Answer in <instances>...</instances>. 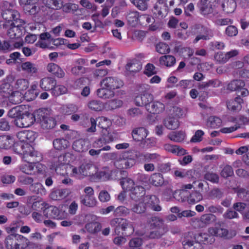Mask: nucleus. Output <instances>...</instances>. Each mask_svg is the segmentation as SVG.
<instances>
[{
	"instance_id": "53",
	"label": "nucleus",
	"mask_w": 249,
	"mask_h": 249,
	"mask_svg": "<svg viewBox=\"0 0 249 249\" xmlns=\"http://www.w3.org/2000/svg\"><path fill=\"white\" fill-rule=\"evenodd\" d=\"M207 211L210 213L222 214L224 212V209L219 205H205Z\"/></svg>"
},
{
	"instance_id": "41",
	"label": "nucleus",
	"mask_w": 249,
	"mask_h": 249,
	"mask_svg": "<svg viewBox=\"0 0 249 249\" xmlns=\"http://www.w3.org/2000/svg\"><path fill=\"white\" fill-rule=\"evenodd\" d=\"M94 165L89 162H84L80 165L79 166L80 171L79 173H82V177H86L91 174H93V173H91L90 170L91 168H94Z\"/></svg>"
},
{
	"instance_id": "62",
	"label": "nucleus",
	"mask_w": 249,
	"mask_h": 249,
	"mask_svg": "<svg viewBox=\"0 0 249 249\" xmlns=\"http://www.w3.org/2000/svg\"><path fill=\"white\" fill-rule=\"evenodd\" d=\"M120 228L124 231L129 229L131 233L134 231V228L131 223L126 219H122L121 222L119 226V228Z\"/></svg>"
},
{
	"instance_id": "17",
	"label": "nucleus",
	"mask_w": 249,
	"mask_h": 249,
	"mask_svg": "<svg viewBox=\"0 0 249 249\" xmlns=\"http://www.w3.org/2000/svg\"><path fill=\"white\" fill-rule=\"evenodd\" d=\"M71 193V191L69 189H57L50 194V197L53 200H60L66 197Z\"/></svg>"
},
{
	"instance_id": "45",
	"label": "nucleus",
	"mask_w": 249,
	"mask_h": 249,
	"mask_svg": "<svg viewBox=\"0 0 249 249\" xmlns=\"http://www.w3.org/2000/svg\"><path fill=\"white\" fill-rule=\"evenodd\" d=\"M139 201V203H136L133 205L131 210L136 213H143L146 211L147 207L143 199Z\"/></svg>"
},
{
	"instance_id": "57",
	"label": "nucleus",
	"mask_w": 249,
	"mask_h": 249,
	"mask_svg": "<svg viewBox=\"0 0 249 249\" xmlns=\"http://www.w3.org/2000/svg\"><path fill=\"white\" fill-rule=\"evenodd\" d=\"M203 198L202 194L197 191H195L190 195L188 201L190 203H195L201 200Z\"/></svg>"
},
{
	"instance_id": "29",
	"label": "nucleus",
	"mask_w": 249,
	"mask_h": 249,
	"mask_svg": "<svg viewBox=\"0 0 249 249\" xmlns=\"http://www.w3.org/2000/svg\"><path fill=\"white\" fill-rule=\"evenodd\" d=\"M163 124L167 128L170 130L176 129L179 126L178 120L171 116H170L164 120Z\"/></svg>"
},
{
	"instance_id": "37",
	"label": "nucleus",
	"mask_w": 249,
	"mask_h": 249,
	"mask_svg": "<svg viewBox=\"0 0 249 249\" xmlns=\"http://www.w3.org/2000/svg\"><path fill=\"white\" fill-rule=\"evenodd\" d=\"M245 85V82L242 80H233L228 84L227 89L231 91L239 90L244 88Z\"/></svg>"
},
{
	"instance_id": "58",
	"label": "nucleus",
	"mask_w": 249,
	"mask_h": 249,
	"mask_svg": "<svg viewBox=\"0 0 249 249\" xmlns=\"http://www.w3.org/2000/svg\"><path fill=\"white\" fill-rule=\"evenodd\" d=\"M142 69L141 65L137 61L128 63L126 66V69L132 72H136Z\"/></svg>"
},
{
	"instance_id": "33",
	"label": "nucleus",
	"mask_w": 249,
	"mask_h": 249,
	"mask_svg": "<svg viewBox=\"0 0 249 249\" xmlns=\"http://www.w3.org/2000/svg\"><path fill=\"white\" fill-rule=\"evenodd\" d=\"M216 220V217L212 213H206L203 214L200 218V226L203 227L214 222Z\"/></svg>"
},
{
	"instance_id": "49",
	"label": "nucleus",
	"mask_w": 249,
	"mask_h": 249,
	"mask_svg": "<svg viewBox=\"0 0 249 249\" xmlns=\"http://www.w3.org/2000/svg\"><path fill=\"white\" fill-rule=\"evenodd\" d=\"M13 143V140L8 136H0V148L7 149L12 145Z\"/></svg>"
},
{
	"instance_id": "22",
	"label": "nucleus",
	"mask_w": 249,
	"mask_h": 249,
	"mask_svg": "<svg viewBox=\"0 0 249 249\" xmlns=\"http://www.w3.org/2000/svg\"><path fill=\"white\" fill-rule=\"evenodd\" d=\"M165 108L164 104L160 102L153 101L147 106L146 110L151 113L158 114L162 112Z\"/></svg>"
},
{
	"instance_id": "63",
	"label": "nucleus",
	"mask_w": 249,
	"mask_h": 249,
	"mask_svg": "<svg viewBox=\"0 0 249 249\" xmlns=\"http://www.w3.org/2000/svg\"><path fill=\"white\" fill-rule=\"evenodd\" d=\"M174 197L178 201L183 202L186 200L188 201V197L185 194V192L180 190L176 191L173 194Z\"/></svg>"
},
{
	"instance_id": "32",
	"label": "nucleus",
	"mask_w": 249,
	"mask_h": 249,
	"mask_svg": "<svg viewBox=\"0 0 249 249\" xmlns=\"http://www.w3.org/2000/svg\"><path fill=\"white\" fill-rule=\"evenodd\" d=\"M221 7L225 13H232L236 8V2L233 0H225L222 3Z\"/></svg>"
},
{
	"instance_id": "24",
	"label": "nucleus",
	"mask_w": 249,
	"mask_h": 249,
	"mask_svg": "<svg viewBox=\"0 0 249 249\" xmlns=\"http://www.w3.org/2000/svg\"><path fill=\"white\" fill-rule=\"evenodd\" d=\"M97 95L99 98L106 100L113 98L115 92L110 89L104 87L97 90Z\"/></svg>"
},
{
	"instance_id": "13",
	"label": "nucleus",
	"mask_w": 249,
	"mask_h": 249,
	"mask_svg": "<svg viewBox=\"0 0 249 249\" xmlns=\"http://www.w3.org/2000/svg\"><path fill=\"white\" fill-rule=\"evenodd\" d=\"M57 82L55 78L47 77L42 78L40 81V87L44 90H53V88L56 85Z\"/></svg>"
},
{
	"instance_id": "61",
	"label": "nucleus",
	"mask_w": 249,
	"mask_h": 249,
	"mask_svg": "<svg viewBox=\"0 0 249 249\" xmlns=\"http://www.w3.org/2000/svg\"><path fill=\"white\" fill-rule=\"evenodd\" d=\"M204 178L213 183H218L219 180V176L213 172H208L204 175Z\"/></svg>"
},
{
	"instance_id": "46",
	"label": "nucleus",
	"mask_w": 249,
	"mask_h": 249,
	"mask_svg": "<svg viewBox=\"0 0 249 249\" xmlns=\"http://www.w3.org/2000/svg\"><path fill=\"white\" fill-rule=\"evenodd\" d=\"M40 124L43 129H49L53 128L55 126L56 121L53 118L50 117L49 115L44 120H43Z\"/></svg>"
},
{
	"instance_id": "60",
	"label": "nucleus",
	"mask_w": 249,
	"mask_h": 249,
	"mask_svg": "<svg viewBox=\"0 0 249 249\" xmlns=\"http://www.w3.org/2000/svg\"><path fill=\"white\" fill-rule=\"evenodd\" d=\"M1 93L3 96L8 97L12 93V88L9 83L3 82L0 86Z\"/></svg>"
},
{
	"instance_id": "16",
	"label": "nucleus",
	"mask_w": 249,
	"mask_h": 249,
	"mask_svg": "<svg viewBox=\"0 0 249 249\" xmlns=\"http://www.w3.org/2000/svg\"><path fill=\"white\" fill-rule=\"evenodd\" d=\"M41 209L43 211L44 215L46 218L59 219L60 217L59 216V210L55 206L48 205L44 209H43V208Z\"/></svg>"
},
{
	"instance_id": "47",
	"label": "nucleus",
	"mask_w": 249,
	"mask_h": 249,
	"mask_svg": "<svg viewBox=\"0 0 249 249\" xmlns=\"http://www.w3.org/2000/svg\"><path fill=\"white\" fill-rule=\"evenodd\" d=\"M24 99L23 94L19 91L12 92L9 100L13 104H18L22 102Z\"/></svg>"
},
{
	"instance_id": "48",
	"label": "nucleus",
	"mask_w": 249,
	"mask_h": 249,
	"mask_svg": "<svg viewBox=\"0 0 249 249\" xmlns=\"http://www.w3.org/2000/svg\"><path fill=\"white\" fill-rule=\"evenodd\" d=\"M130 211L124 206H119L115 208L113 215L115 217L126 216L129 214Z\"/></svg>"
},
{
	"instance_id": "5",
	"label": "nucleus",
	"mask_w": 249,
	"mask_h": 249,
	"mask_svg": "<svg viewBox=\"0 0 249 249\" xmlns=\"http://www.w3.org/2000/svg\"><path fill=\"white\" fill-rule=\"evenodd\" d=\"M97 121H98V127L102 129L101 132L102 136H106V132H107V130H108L109 126L110 124V121L109 119L105 117H99L97 120H96L93 118H90V123L91 124V126L87 129V131L90 132H95Z\"/></svg>"
},
{
	"instance_id": "21",
	"label": "nucleus",
	"mask_w": 249,
	"mask_h": 249,
	"mask_svg": "<svg viewBox=\"0 0 249 249\" xmlns=\"http://www.w3.org/2000/svg\"><path fill=\"white\" fill-rule=\"evenodd\" d=\"M147 135V130L142 127H138L133 130L132 136L133 139L137 142L142 141Z\"/></svg>"
},
{
	"instance_id": "50",
	"label": "nucleus",
	"mask_w": 249,
	"mask_h": 249,
	"mask_svg": "<svg viewBox=\"0 0 249 249\" xmlns=\"http://www.w3.org/2000/svg\"><path fill=\"white\" fill-rule=\"evenodd\" d=\"M148 235L150 239H159L161 238L167 231L168 229H152Z\"/></svg>"
},
{
	"instance_id": "30",
	"label": "nucleus",
	"mask_w": 249,
	"mask_h": 249,
	"mask_svg": "<svg viewBox=\"0 0 249 249\" xmlns=\"http://www.w3.org/2000/svg\"><path fill=\"white\" fill-rule=\"evenodd\" d=\"M199 10L203 15H208L213 12L212 5L209 0H201L198 4Z\"/></svg>"
},
{
	"instance_id": "10",
	"label": "nucleus",
	"mask_w": 249,
	"mask_h": 249,
	"mask_svg": "<svg viewBox=\"0 0 249 249\" xmlns=\"http://www.w3.org/2000/svg\"><path fill=\"white\" fill-rule=\"evenodd\" d=\"M149 182L155 187L168 186L171 183L170 180L164 179L163 175L159 173L152 174L149 178Z\"/></svg>"
},
{
	"instance_id": "44",
	"label": "nucleus",
	"mask_w": 249,
	"mask_h": 249,
	"mask_svg": "<svg viewBox=\"0 0 249 249\" xmlns=\"http://www.w3.org/2000/svg\"><path fill=\"white\" fill-rule=\"evenodd\" d=\"M22 71L27 73L34 74L37 71V68L35 64L30 62H26L23 63L21 65Z\"/></svg>"
},
{
	"instance_id": "38",
	"label": "nucleus",
	"mask_w": 249,
	"mask_h": 249,
	"mask_svg": "<svg viewBox=\"0 0 249 249\" xmlns=\"http://www.w3.org/2000/svg\"><path fill=\"white\" fill-rule=\"evenodd\" d=\"M80 199L81 203L87 207H93L97 203L96 199L93 196H81Z\"/></svg>"
},
{
	"instance_id": "54",
	"label": "nucleus",
	"mask_w": 249,
	"mask_h": 249,
	"mask_svg": "<svg viewBox=\"0 0 249 249\" xmlns=\"http://www.w3.org/2000/svg\"><path fill=\"white\" fill-rule=\"evenodd\" d=\"M120 184L123 189L130 191L134 188V181L130 178H123L120 181Z\"/></svg>"
},
{
	"instance_id": "15",
	"label": "nucleus",
	"mask_w": 249,
	"mask_h": 249,
	"mask_svg": "<svg viewBox=\"0 0 249 249\" xmlns=\"http://www.w3.org/2000/svg\"><path fill=\"white\" fill-rule=\"evenodd\" d=\"M135 162V160L132 158H119L114 161V164L118 169H127L132 167Z\"/></svg>"
},
{
	"instance_id": "64",
	"label": "nucleus",
	"mask_w": 249,
	"mask_h": 249,
	"mask_svg": "<svg viewBox=\"0 0 249 249\" xmlns=\"http://www.w3.org/2000/svg\"><path fill=\"white\" fill-rule=\"evenodd\" d=\"M236 193L239 197L244 200H248L249 198V190L244 188H238Z\"/></svg>"
},
{
	"instance_id": "19",
	"label": "nucleus",
	"mask_w": 249,
	"mask_h": 249,
	"mask_svg": "<svg viewBox=\"0 0 249 249\" xmlns=\"http://www.w3.org/2000/svg\"><path fill=\"white\" fill-rule=\"evenodd\" d=\"M47 70L49 72L54 74L58 78H62L65 76V73L64 71L57 64L51 63L48 64Z\"/></svg>"
},
{
	"instance_id": "35",
	"label": "nucleus",
	"mask_w": 249,
	"mask_h": 249,
	"mask_svg": "<svg viewBox=\"0 0 249 249\" xmlns=\"http://www.w3.org/2000/svg\"><path fill=\"white\" fill-rule=\"evenodd\" d=\"M30 191L33 193L40 196L46 194V190L43 185L39 182L32 184L29 187Z\"/></svg>"
},
{
	"instance_id": "31",
	"label": "nucleus",
	"mask_w": 249,
	"mask_h": 249,
	"mask_svg": "<svg viewBox=\"0 0 249 249\" xmlns=\"http://www.w3.org/2000/svg\"><path fill=\"white\" fill-rule=\"evenodd\" d=\"M168 138L173 142H181L186 138V133L183 131L172 132L168 134Z\"/></svg>"
},
{
	"instance_id": "55",
	"label": "nucleus",
	"mask_w": 249,
	"mask_h": 249,
	"mask_svg": "<svg viewBox=\"0 0 249 249\" xmlns=\"http://www.w3.org/2000/svg\"><path fill=\"white\" fill-rule=\"evenodd\" d=\"M14 86L16 89L20 90H24L28 88L29 82L25 79H18L16 81Z\"/></svg>"
},
{
	"instance_id": "43",
	"label": "nucleus",
	"mask_w": 249,
	"mask_h": 249,
	"mask_svg": "<svg viewBox=\"0 0 249 249\" xmlns=\"http://www.w3.org/2000/svg\"><path fill=\"white\" fill-rule=\"evenodd\" d=\"M208 196L212 199H217L219 200L223 197L224 191L222 189L214 187L209 192Z\"/></svg>"
},
{
	"instance_id": "1",
	"label": "nucleus",
	"mask_w": 249,
	"mask_h": 249,
	"mask_svg": "<svg viewBox=\"0 0 249 249\" xmlns=\"http://www.w3.org/2000/svg\"><path fill=\"white\" fill-rule=\"evenodd\" d=\"M14 148L15 152L22 155L24 160L28 163L38 162L42 159L41 154L29 143H15Z\"/></svg>"
},
{
	"instance_id": "14",
	"label": "nucleus",
	"mask_w": 249,
	"mask_h": 249,
	"mask_svg": "<svg viewBox=\"0 0 249 249\" xmlns=\"http://www.w3.org/2000/svg\"><path fill=\"white\" fill-rule=\"evenodd\" d=\"M190 233L185 234L182 242V245L185 249H202L201 244L198 241L194 242L189 236Z\"/></svg>"
},
{
	"instance_id": "3",
	"label": "nucleus",
	"mask_w": 249,
	"mask_h": 249,
	"mask_svg": "<svg viewBox=\"0 0 249 249\" xmlns=\"http://www.w3.org/2000/svg\"><path fill=\"white\" fill-rule=\"evenodd\" d=\"M11 4L7 1L3 3L1 16L3 18L10 24L12 22H16L17 20H21L19 18V13L15 10L12 9Z\"/></svg>"
},
{
	"instance_id": "8",
	"label": "nucleus",
	"mask_w": 249,
	"mask_h": 249,
	"mask_svg": "<svg viewBox=\"0 0 249 249\" xmlns=\"http://www.w3.org/2000/svg\"><path fill=\"white\" fill-rule=\"evenodd\" d=\"M35 121L33 114L26 113H22L20 118L15 120L14 123L19 127H27L33 124Z\"/></svg>"
},
{
	"instance_id": "2",
	"label": "nucleus",
	"mask_w": 249,
	"mask_h": 249,
	"mask_svg": "<svg viewBox=\"0 0 249 249\" xmlns=\"http://www.w3.org/2000/svg\"><path fill=\"white\" fill-rule=\"evenodd\" d=\"M4 244L7 249H25L28 247H38L37 244L30 242L26 237L17 233L7 236Z\"/></svg>"
},
{
	"instance_id": "6",
	"label": "nucleus",
	"mask_w": 249,
	"mask_h": 249,
	"mask_svg": "<svg viewBox=\"0 0 249 249\" xmlns=\"http://www.w3.org/2000/svg\"><path fill=\"white\" fill-rule=\"evenodd\" d=\"M69 157V154L66 153L61 155L57 158H55L53 160V167L54 168L56 172L60 175H64V170L68 167L66 165L68 160L67 158Z\"/></svg>"
},
{
	"instance_id": "7",
	"label": "nucleus",
	"mask_w": 249,
	"mask_h": 249,
	"mask_svg": "<svg viewBox=\"0 0 249 249\" xmlns=\"http://www.w3.org/2000/svg\"><path fill=\"white\" fill-rule=\"evenodd\" d=\"M101 83L104 87L109 88L113 91L122 88L124 85V82L115 76H107L101 81Z\"/></svg>"
},
{
	"instance_id": "36",
	"label": "nucleus",
	"mask_w": 249,
	"mask_h": 249,
	"mask_svg": "<svg viewBox=\"0 0 249 249\" xmlns=\"http://www.w3.org/2000/svg\"><path fill=\"white\" fill-rule=\"evenodd\" d=\"M43 3L47 8L53 10H60L62 7L61 0H43Z\"/></svg>"
},
{
	"instance_id": "59",
	"label": "nucleus",
	"mask_w": 249,
	"mask_h": 249,
	"mask_svg": "<svg viewBox=\"0 0 249 249\" xmlns=\"http://www.w3.org/2000/svg\"><path fill=\"white\" fill-rule=\"evenodd\" d=\"M220 174V176L224 178L231 177L233 175V169L231 166L226 165L223 167Z\"/></svg>"
},
{
	"instance_id": "26",
	"label": "nucleus",
	"mask_w": 249,
	"mask_h": 249,
	"mask_svg": "<svg viewBox=\"0 0 249 249\" xmlns=\"http://www.w3.org/2000/svg\"><path fill=\"white\" fill-rule=\"evenodd\" d=\"M196 240L200 244H212L215 241V238L210 234L200 233L196 236Z\"/></svg>"
},
{
	"instance_id": "11",
	"label": "nucleus",
	"mask_w": 249,
	"mask_h": 249,
	"mask_svg": "<svg viewBox=\"0 0 249 249\" xmlns=\"http://www.w3.org/2000/svg\"><path fill=\"white\" fill-rule=\"evenodd\" d=\"M129 191V196L130 199L135 202L140 201L145 196V189L142 186H136Z\"/></svg>"
},
{
	"instance_id": "27",
	"label": "nucleus",
	"mask_w": 249,
	"mask_h": 249,
	"mask_svg": "<svg viewBox=\"0 0 249 249\" xmlns=\"http://www.w3.org/2000/svg\"><path fill=\"white\" fill-rule=\"evenodd\" d=\"M149 224L151 229H167L163 220L157 217H152Z\"/></svg>"
},
{
	"instance_id": "23",
	"label": "nucleus",
	"mask_w": 249,
	"mask_h": 249,
	"mask_svg": "<svg viewBox=\"0 0 249 249\" xmlns=\"http://www.w3.org/2000/svg\"><path fill=\"white\" fill-rule=\"evenodd\" d=\"M209 233L212 235L224 238H229L228 236L229 231L224 228L215 227H212L208 229Z\"/></svg>"
},
{
	"instance_id": "56",
	"label": "nucleus",
	"mask_w": 249,
	"mask_h": 249,
	"mask_svg": "<svg viewBox=\"0 0 249 249\" xmlns=\"http://www.w3.org/2000/svg\"><path fill=\"white\" fill-rule=\"evenodd\" d=\"M131 2L140 10L145 11L148 7L147 2L149 0H130Z\"/></svg>"
},
{
	"instance_id": "39",
	"label": "nucleus",
	"mask_w": 249,
	"mask_h": 249,
	"mask_svg": "<svg viewBox=\"0 0 249 249\" xmlns=\"http://www.w3.org/2000/svg\"><path fill=\"white\" fill-rule=\"evenodd\" d=\"M70 143L65 139H56L53 140V145L55 149L62 150L66 149L70 146Z\"/></svg>"
},
{
	"instance_id": "42",
	"label": "nucleus",
	"mask_w": 249,
	"mask_h": 249,
	"mask_svg": "<svg viewBox=\"0 0 249 249\" xmlns=\"http://www.w3.org/2000/svg\"><path fill=\"white\" fill-rule=\"evenodd\" d=\"M49 116V112L46 108H40L37 110L34 114L35 120L39 121L40 123Z\"/></svg>"
},
{
	"instance_id": "51",
	"label": "nucleus",
	"mask_w": 249,
	"mask_h": 249,
	"mask_svg": "<svg viewBox=\"0 0 249 249\" xmlns=\"http://www.w3.org/2000/svg\"><path fill=\"white\" fill-rule=\"evenodd\" d=\"M123 102L120 99H112L106 103V105L107 108L110 110H113L121 107Z\"/></svg>"
},
{
	"instance_id": "18",
	"label": "nucleus",
	"mask_w": 249,
	"mask_h": 249,
	"mask_svg": "<svg viewBox=\"0 0 249 249\" xmlns=\"http://www.w3.org/2000/svg\"><path fill=\"white\" fill-rule=\"evenodd\" d=\"M213 36V33L212 30L206 27H202V29L200 30L199 34L196 36L193 42L196 43L200 39L209 40Z\"/></svg>"
},
{
	"instance_id": "20",
	"label": "nucleus",
	"mask_w": 249,
	"mask_h": 249,
	"mask_svg": "<svg viewBox=\"0 0 249 249\" xmlns=\"http://www.w3.org/2000/svg\"><path fill=\"white\" fill-rule=\"evenodd\" d=\"M163 147L166 151L171 152L177 156H182L187 153L186 150L178 145L165 144Z\"/></svg>"
},
{
	"instance_id": "52",
	"label": "nucleus",
	"mask_w": 249,
	"mask_h": 249,
	"mask_svg": "<svg viewBox=\"0 0 249 249\" xmlns=\"http://www.w3.org/2000/svg\"><path fill=\"white\" fill-rule=\"evenodd\" d=\"M88 106L90 109L96 111H100L103 108V103L97 100H93L89 101L88 103Z\"/></svg>"
},
{
	"instance_id": "4",
	"label": "nucleus",
	"mask_w": 249,
	"mask_h": 249,
	"mask_svg": "<svg viewBox=\"0 0 249 249\" xmlns=\"http://www.w3.org/2000/svg\"><path fill=\"white\" fill-rule=\"evenodd\" d=\"M24 24L25 22L22 19L10 23V27L7 30V36L11 39L19 38L24 33L25 29L22 26Z\"/></svg>"
},
{
	"instance_id": "40",
	"label": "nucleus",
	"mask_w": 249,
	"mask_h": 249,
	"mask_svg": "<svg viewBox=\"0 0 249 249\" xmlns=\"http://www.w3.org/2000/svg\"><path fill=\"white\" fill-rule=\"evenodd\" d=\"M22 114V107L20 106H18L10 109L8 112L7 115L11 118L17 120L21 116Z\"/></svg>"
},
{
	"instance_id": "9",
	"label": "nucleus",
	"mask_w": 249,
	"mask_h": 249,
	"mask_svg": "<svg viewBox=\"0 0 249 249\" xmlns=\"http://www.w3.org/2000/svg\"><path fill=\"white\" fill-rule=\"evenodd\" d=\"M147 207L156 212L161 210V207L159 205L160 200L155 195H147L142 198Z\"/></svg>"
},
{
	"instance_id": "25",
	"label": "nucleus",
	"mask_w": 249,
	"mask_h": 249,
	"mask_svg": "<svg viewBox=\"0 0 249 249\" xmlns=\"http://www.w3.org/2000/svg\"><path fill=\"white\" fill-rule=\"evenodd\" d=\"M89 142L85 139H78L75 141L72 144V148L75 151L82 152L88 150Z\"/></svg>"
},
{
	"instance_id": "12",
	"label": "nucleus",
	"mask_w": 249,
	"mask_h": 249,
	"mask_svg": "<svg viewBox=\"0 0 249 249\" xmlns=\"http://www.w3.org/2000/svg\"><path fill=\"white\" fill-rule=\"evenodd\" d=\"M153 96L149 93H144L137 95L135 99V104L137 106H145L147 108V106L153 101Z\"/></svg>"
},
{
	"instance_id": "34",
	"label": "nucleus",
	"mask_w": 249,
	"mask_h": 249,
	"mask_svg": "<svg viewBox=\"0 0 249 249\" xmlns=\"http://www.w3.org/2000/svg\"><path fill=\"white\" fill-rule=\"evenodd\" d=\"M159 61L161 65L171 67L175 64L176 58L171 55H164L160 58Z\"/></svg>"
},
{
	"instance_id": "28",
	"label": "nucleus",
	"mask_w": 249,
	"mask_h": 249,
	"mask_svg": "<svg viewBox=\"0 0 249 249\" xmlns=\"http://www.w3.org/2000/svg\"><path fill=\"white\" fill-rule=\"evenodd\" d=\"M243 103V99L240 96L236 97L234 100L227 102V107L229 110L233 111H238L241 109V104Z\"/></svg>"
}]
</instances>
